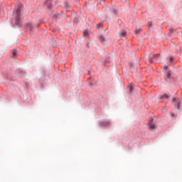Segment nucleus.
<instances>
[{"instance_id": "nucleus-11", "label": "nucleus", "mask_w": 182, "mask_h": 182, "mask_svg": "<svg viewBox=\"0 0 182 182\" xmlns=\"http://www.w3.org/2000/svg\"><path fill=\"white\" fill-rule=\"evenodd\" d=\"M83 35L84 36H87L89 35V32L87 31H85L84 33H83Z\"/></svg>"}, {"instance_id": "nucleus-3", "label": "nucleus", "mask_w": 182, "mask_h": 182, "mask_svg": "<svg viewBox=\"0 0 182 182\" xmlns=\"http://www.w3.org/2000/svg\"><path fill=\"white\" fill-rule=\"evenodd\" d=\"M26 28L28 29V31H32L33 28L32 27V23H28L26 24Z\"/></svg>"}, {"instance_id": "nucleus-6", "label": "nucleus", "mask_w": 182, "mask_h": 182, "mask_svg": "<svg viewBox=\"0 0 182 182\" xmlns=\"http://www.w3.org/2000/svg\"><path fill=\"white\" fill-rule=\"evenodd\" d=\"M170 97V95L167 94H164L162 97L161 99H168Z\"/></svg>"}, {"instance_id": "nucleus-10", "label": "nucleus", "mask_w": 182, "mask_h": 182, "mask_svg": "<svg viewBox=\"0 0 182 182\" xmlns=\"http://www.w3.org/2000/svg\"><path fill=\"white\" fill-rule=\"evenodd\" d=\"M120 35H121V36H126V32H124V31H121V32H120Z\"/></svg>"}, {"instance_id": "nucleus-14", "label": "nucleus", "mask_w": 182, "mask_h": 182, "mask_svg": "<svg viewBox=\"0 0 182 182\" xmlns=\"http://www.w3.org/2000/svg\"><path fill=\"white\" fill-rule=\"evenodd\" d=\"M100 26H102V23H98V24L97 25V28H100Z\"/></svg>"}, {"instance_id": "nucleus-18", "label": "nucleus", "mask_w": 182, "mask_h": 182, "mask_svg": "<svg viewBox=\"0 0 182 182\" xmlns=\"http://www.w3.org/2000/svg\"><path fill=\"white\" fill-rule=\"evenodd\" d=\"M136 70H137V68H136L134 67V72H136Z\"/></svg>"}, {"instance_id": "nucleus-4", "label": "nucleus", "mask_w": 182, "mask_h": 182, "mask_svg": "<svg viewBox=\"0 0 182 182\" xmlns=\"http://www.w3.org/2000/svg\"><path fill=\"white\" fill-rule=\"evenodd\" d=\"M149 129H151V130H154V129H156V125L152 122H151L149 124Z\"/></svg>"}, {"instance_id": "nucleus-16", "label": "nucleus", "mask_w": 182, "mask_h": 182, "mask_svg": "<svg viewBox=\"0 0 182 182\" xmlns=\"http://www.w3.org/2000/svg\"><path fill=\"white\" fill-rule=\"evenodd\" d=\"M172 102H177V99H176V98H172Z\"/></svg>"}, {"instance_id": "nucleus-12", "label": "nucleus", "mask_w": 182, "mask_h": 182, "mask_svg": "<svg viewBox=\"0 0 182 182\" xmlns=\"http://www.w3.org/2000/svg\"><path fill=\"white\" fill-rule=\"evenodd\" d=\"M175 106L177 107V109H180V102H177V104H175Z\"/></svg>"}, {"instance_id": "nucleus-15", "label": "nucleus", "mask_w": 182, "mask_h": 182, "mask_svg": "<svg viewBox=\"0 0 182 182\" xmlns=\"http://www.w3.org/2000/svg\"><path fill=\"white\" fill-rule=\"evenodd\" d=\"M148 60H149L151 62V63H153V60L150 58H148Z\"/></svg>"}, {"instance_id": "nucleus-8", "label": "nucleus", "mask_w": 182, "mask_h": 182, "mask_svg": "<svg viewBox=\"0 0 182 182\" xmlns=\"http://www.w3.org/2000/svg\"><path fill=\"white\" fill-rule=\"evenodd\" d=\"M128 87L130 92H133V85H129Z\"/></svg>"}, {"instance_id": "nucleus-7", "label": "nucleus", "mask_w": 182, "mask_h": 182, "mask_svg": "<svg viewBox=\"0 0 182 182\" xmlns=\"http://www.w3.org/2000/svg\"><path fill=\"white\" fill-rule=\"evenodd\" d=\"M12 56L13 58H16V50H12Z\"/></svg>"}, {"instance_id": "nucleus-1", "label": "nucleus", "mask_w": 182, "mask_h": 182, "mask_svg": "<svg viewBox=\"0 0 182 182\" xmlns=\"http://www.w3.org/2000/svg\"><path fill=\"white\" fill-rule=\"evenodd\" d=\"M165 80L170 83V82H173V76H171V71L168 70L165 72Z\"/></svg>"}, {"instance_id": "nucleus-5", "label": "nucleus", "mask_w": 182, "mask_h": 182, "mask_svg": "<svg viewBox=\"0 0 182 182\" xmlns=\"http://www.w3.org/2000/svg\"><path fill=\"white\" fill-rule=\"evenodd\" d=\"M100 41L102 42V43H105V37H103V36H100Z\"/></svg>"}, {"instance_id": "nucleus-9", "label": "nucleus", "mask_w": 182, "mask_h": 182, "mask_svg": "<svg viewBox=\"0 0 182 182\" xmlns=\"http://www.w3.org/2000/svg\"><path fill=\"white\" fill-rule=\"evenodd\" d=\"M159 56H160V54L154 55V59H159Z\"/></svg>"}, {"instance_id": "nucleus-19", "label": "nucleus", "mask_w": 182, "mask_h": 182, "mask_svg": "<svg viewBox=\"0 0 182 182\" xmlns=\"http://www.w3.org/2000/svg\"><path fill=\"white\" fill-rule=\"evenodd\" d=\"M138 32H139V31H138L137 30L135 31V33L137 34Z\"/></svg>"}, {"instance_id": "nucleus-2", "label": "nucleus", "mask_w": 182, "mask_h": 182, "mask_svg": "<svg viewBox=\"0 0 182 182\" xmlns=\"http://www.w3.org/2000/svg\"><path fill=\"white\" fill-rule=\"evenodd\" d=\"M21 9L18 8L16 11V23L17 25H21Z\"/></svg>"}, {"instance_id": "nucleus-13", "label": "nucleus", "mask_w": 182, "mask_h": 182, "mask_svg": "<svg viewBox=\"0 0 182 182\" xmlns=\"http://www.w3.org/2000/svg\"><path fill=\"white\" fill-rule=\"evenodd\" d=\"M168 67H167V65L164 66V70H166V72H167L168 70Z\"/></svg>"}, {"instance_id": "nucleus-20", "label": "nucleus", "mask_w": 182, "mask_h": 182, "mask_svg": "<svg viewBox=\"0 0 182 182\" xmlns=\"http://www.w3.org/2000/svg\"><path fill=\"white\" fill-rule=\"evenodd\" d=\"M171 117H174V114H171Z\"/></svg>"}, {"instance_id": "nucleus-17", "label": "nucleus", "mask_w": 182, "mask_h": 182, "mask_svg": "<svg viewBox=\"0 0 182 182\" xmlns=\"http://www.w3.org/2000/svg\"><path fill=\"white\" fill-rule=\"evenodd\" d=\"M170 61H171V62H173V57H171V58H170Z\"/></svg>"}]
</instances>
